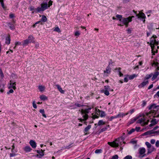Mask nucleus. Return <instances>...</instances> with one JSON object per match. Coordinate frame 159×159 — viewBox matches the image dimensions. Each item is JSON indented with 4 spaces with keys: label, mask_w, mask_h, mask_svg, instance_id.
Returning a JSON list of instances; mask_svg holds the SVG:
<instances>
[{
    "label": "nucleus",
    "mask_w": 159,
    "mask_h": 159,
    "mask_svg": "<svg viewBox=\"0 0 159 159\" xmlns=\"http://www.w3.org/2000/svg\"><path fill=\"white\" fill-rule=\"evenodd\" d=\"M157 37L155 35H153L150 39V45L151 46L152 52L153 53V55L155 53V45H157L158 42V41H156V40L155 39V38H156Z\"/></svg>",
    "instance_id": "nucleus-1"
},
{
    "label": "nucleus",
    "mask_w": 159,
    "mask_h": 159,
    "mask_svg": "<svg viewBox=\"0 0 159 159\" xmlns=\"http://www.w3.org/2000/svg\"><path fill=\"white\" fill-rule=\"evenodd\" d=\"M81 113L84 119L80 118L78 120H80V121H84L87 120L88 117L87 114L89 113V110L87 109H85V110L82 109L81 111Z\"/></svg>",
    "instance_id": "nucleus-2"
},
{
    "label": "nucleus",
    "mask_w": 159,
    "mask_h": 159,
    "mask_svg": "<svg viewBox=\"0 0 159 159\" xmlns=\"http://www.w3.org/2000/svg\"><path fill=\"white\" fill-rule=\"evenodd\" d=\"M48 4L47 3H43L41 5V7H38L36 10L38 12L43 11L48 8Z\"/></svg>",
    "instance_id": "nucleus-3"
},
{
    "label": "nucleus",
    "mask_w": 159,
    "mask_h": 159,
    "mask_svg": "<svg viewBox=\"0 0 159 159\" xmlns=\"http://www.w3.org/2000/svg\"><path fill=\"white\" fill-rule=\"evenodd\" d=\"M134 17V16H129L128 18H124L123 19L122 22L126 26V27H127L128 26L129 23L132 21V18Z\"/></svg>",
    "instance_id": "nucleus-4"
},
{
    "label": "nucleus",
    "mask_w": 159,
    "mask_h": 159,
    "mask_svg": "<svg viewBox=\"0 0 159 159\" xmlns=\"http://www.w3.org/2000/svg\"><path fill=\"white\" fill-rule=\"evenodd\" d=\"M16 82H14V81L11 80L10 81L9 85L8 86V88L9 89L12 88L13 89L15 90L16 89Z\"/></svg>",
    "instance_id": "nucleus-5"
},
{
    "label": "nucleus",
    "mask_w": 159,
    "mask_h": 159,
    "mask_svg": "<svg viewBox=\"0 0 159 159\" xmlns=\"http://www.w3.org/2000/svg\"><path fill=\"white\" fill-rule=\"evenodd\" d=\"M133 11L136 14V16L138 18H140L143 19H145L146 16L144 13L139 12V14H137L136 13V11H135L134 10H133Z\"/></svg>",
    "instance_id": "nucleus-6"
},
{
    "label": "nucleus",
    "mask_w": 159,
    "mask_h": 159,
    "mask_svg": "<svg viewBox=\"0 0 159 159\" xmlns=\"http://www.w3.org/2000/svg\"><path fill=\"white\" fill-rule=\"evenodd\" d=\"M117 141V139H116V140L115 141H113L112 142H108V145L112 147H118L119 145L118 143H117L116 142V141Z\"/></svg>",
    "instance_id": "nucleus-7"
},
{
    "label": "nucleus",
    "mask_w": 159,
    "mask_h": 159,
    "mask_svg": "<svg viewBox=\"0 0 159 159\" xmlns=\"http://www.w3.org/2000/svg\"><path fill=\"white\" fill-rule=\"evenodd\" d=\"M15 22V21L13 20V21L11 23H7L8 26L11 30H12L14 29L15 26L14 24Z\"/></svg>",
    "instance_id": "nucleus-8"
},
{
    "label": "nucleus",
    "mask_w": 159,
    "mask_h": 159,
    "mask_svg": "<svg viewBox=\"0 0 159 159\" xmlns=\"http://www.w3.org/2000/svg\"><path fill=\"white\" fill-rule=\"evenodd\" d=\"M91 128V125H89L87 127H86L84 129V135H87L89 133L88 131L89 129Z\"/></svg>",
    "instance_id": "nucleus-9"
},
{
    "label": "nucleus",
    "mask_w": 159,
    "mask_h": 159,
    "mask_svg": "<svg viewBox=\"0 0 159 159\" xmlns=\"http://www.w3.org/2000/svg\"><path fill=\"white\" fill-rule=\"evenodd\" d=\"M30 144L33 148H35L36 147V143L33 140H31L30 142Z\"/></svg>",
    "instance_id": "nucleus-10"
},
{
    "label": "nucleus",
    "mask_w": 159,
    "mask_h": 159,
    "mask_svg": "<svg viewBox=\"0 0 159 159\" xmlns=\"http://www.w3.org/2000/svg\"><path fill=\"white\" fill-rule=\"evenodd\" d=\"M34 39V38L33 36L32 35H30L28 36L27 39L30 43L31 42L32 43H34L35 42Z\"/></svg>",
    "instance_id": "nucleus-11"
},
{
    "label": "nucleus",
    "mask_w": 159,
    "mask_h": 159,
    "mask_svg": "<svg viewBox=\"0 0 159 159\" xmlns=\"http://www.w3.org/2000/svg\"><path fill=\"white\" fill-rule=\"evenodd\" d=\"M128 113L129 112H127L125 114L122 113H120L118 115L116 116V118L118 117H123V116H125L127 115Z\"/></svg>",
    "instance_id": "nucleus-12"
},
{
    "label": "nucleus",
    "mask_w": 159,
    "mask_h": 159,
    "mask_svg": "<svg viewBox=\"0 0 159 159\" xmlns=\"http://www.w3.org/2000/svg\"><path fill=\"white\" fill-rule=\"evenodd\" d=\"M23 150L26 152H29L32 150V149L30 146H26L23 148Z\"/></svg>",
    "instance_id": "nucleus-13"
},
{
    "label": "nucleus",
    "mask_w": 159,
    "mask_h": 159,
    "mask_svg": "<svg viewBox=\"0 0 159 159\" xmlns=\"http://www.w3.org/2000/svg\"><path fill=\"white\" fill-rule=\"evenodd\" d=\"M148 83V80L144 81L141 84H140L139 86V88L143 87Z\"/></svg>",
    "instance_id": "nucleus-14"
},
{
    "label": "nucleus",
    "mask_w": 159,
    "mask_h": 159,
    "mask_svg": "<svg viewBox=\"0 0 159 159\" xmlns=\"http://www.w3.org/2000/svg\"><path fill=\"white\" fill-rule=\"evenodd\" d=\"M152 134H154L153 130H151L148 131L144 133L143 134V135H150Z\"/></svg>",
    "instance_id": "nucleus-15"
},
{
    "label": "nucleus",
    "mask_w": 159,
    "mask_h": 159,
    "mask_svg": "<svg viewBox=\"0 0 159 159\" xmlns=\"http://www.w3.org/2000/svg\"><path fill=\"white\" fill-rule=\"evenodd\" d=\"M144 116H143V118H141L137 121V123H143L144 121H145L146 119L144 118Z\"/></svg>",
    "instance_id": "nucleus-16"
},
{
    "label": "nucleus",
    "mask_w": 159,
    "mask_h": 159,
    "mask_svg": "<svg viewBox=\"0 0 159 159\" xmlns=\"http://www.w3.org/2000/svg\"><path fill=\"white\" fill-rule=\"evenodd\" d=\"M56 86L57 87L59 91L62 93H64V91L63 90L61 86L58 84H56Z\"/></svg>",
    "instance_id": "nucleus-17"
},
{
    "label": "nucleus",
    "mask_w": 159,
    "mask_h": 159,
    "mask_svg": "<svg viewBox=\"0 0 159 159\" xmlns=\"http://www.w3.org/2000/svg\"><path fill=\"white\" fill-rule=\"evenodd\" d=\"M74 145H73V143H71L69 144L68 146H64V147H62V148L63 149H69L70 148H71Z\"/></svg>",
    "instance_id": "nucleus-18"
},
{
    "label": "nucleus",
    "mask_w": 159,
    "mask_h": 159,
    "mask_svg": "<svg viewBox=\"0 0 159 159\" xmlns=\"http://www.w3.org/2000/svg\"><path fill=\"white\" fill-rule=\"evenodd\" d=\"M159 75V72L158 71H157L155 72L154 74H153V76L152 78V80H154L157 76Z\"/></svg>",
    "instance_id": "nucleus-19"
},
{
    "label": "nucleus",
    "mask_w": 159,
    "mask_h": 159,
    "mask_svg": "<svg viewBox=\"0 0 159 159\" xmlns=\"http://www.w3.org/2000/svg\"><path fill=\"white\" fill-rule=\"evenodd\" d=\"M111 71V68L110 67L108 66L106 68V70L104 71V73H107V74H109Z\"/></svg>",
    "instance_id": "nucleus-20"
},
{
    "label": "nucleus",
    "mask_w": 159,
    "mask_h": 159,
    "mask_svg": "<svg viewBox=\"0 0 159 159\" xmlns=\"http://www.w3.org/2000/svg\"><path fill=\"white\" fill-rule=\"evenodd\" d=\"M139 153L141 155L144 154L145 152V149L144 148H140L139 149Z\"/></svg>",
    "instance_id": "nucleus-21"
},
{
    "label": "nucleus",
    "mask_w": 159,
    "mask_h": 159,
    "mask_svg": "<svg viewBox=\"0 0 159 159\" xmlns=\"http://www.w3.org/2000/svg\"><path fill=\"white\" fill-rule=\"evenodd\" d=\"M11 39L10 36L9 35L8 36L6 37V43L7 44H9L10 43Z\"/></svg>",
    "instance_id": "nucleus-22"
},
{
    "label": "nucleus",
    "mask_w": 159,
    "mask_h": 159,
    "mask_svg": "<svg viewBox=\"0 0 159 159\" xmlns=\"http://www.w3.org/2000/svg\"><path fill=\"white\" fill-rule=\"evenodd\" d=\"M109 128V125H108L106 127H104L103 128L101 129L100 131V133H101V132L105 131L107 129H108Z\"/></svg>",
    "instance_id": "nucleus-23"
},
{
    "label": "nucleus",
    "mask_w": 159,
    "mask_h": 159,
    "mask_svg": "<svg viewBox=\"0 0 159 159\" xmlns=\"http://www.w3.org/2000/svg\"><path fill=\"white\" fill-rule=\"evenodd\" d=\"M40 98L43 101H44L48 99V97L46 96L43 95L40 96Z\"/></svg>",
    "instance_id": "nucleus-24"
},
{
    "label": "nucleus",
    "mask_w": 159,
    "mask_h": 159,
    "mask_svg": "<svg viewBox=\"0 0 159 159\" xmlns=\"http://www.w3.org/2000/svg\"><path fill=\"white\" fill-rule=\"evenodd\" d=\"M29 43H30V42L27 39L24 40L23 41V43L22 44V45L23 46H26Z\"/></svg>",
    "instance_id": "nucleus-25"
},
{
    "label": "nucleus",
    "mask_w": 159,
    "mask_h": 159,
    "mask_svg": "<svg viewBox=\"0 0 159 159\" xmlns=\"http://www.w3.org/2000/svg\"><path fill=\"white\" fill-rule=\"evenodd\" d=\"M39 112L41 113L42 116L45 118H46V115L45 114L44 110V109H40L39 110Z\"/></svg>",
    "instance_id": "nucleus-26"
},
{
    "label": "nucleus",
    "mask_w": 159,
    "mask_h": 159,
    "mask_svg": "<svg viewBox=\"0 0 159 159\" xmlns=\"http://www.w3.org/2000/svg\"><path fill=\"white\" fill-rule=\"evenodd\" d=\"M38 88L40 91L41 92H42L44 91L45 89L44 86H42V85L39 86Z\"/></svg>",
    "instance_id": "nucleus-27"
},
{
    "label": "nucleus",
    "mask_w": 159,
    "mask_h": 159,
    "mask_svg": "<svg viewBox=\"0 0 159 159\" xmlns=\"http://www.w3.org/2000/svg\"><path fill=\"white\" fill-rule=\"evenodd\" d=\"M37 152L41 156V157L43 156L44 155L43 151L42 149L40 151L37 150Z\"/></svg>",
    "instance_id": "nucleus-28"
},
{
    "label": "nucleus",
    "mask_w": 159,
    "mask_h": 159,
    "mask_svg": "<svg viewBox=\"0 0 159 159\" xmlns=\"http://www.w3.org/2000/svg\"><path fill=\"white\" fill-rule=\"evenodd\" d=\"M152 75V74H150L148 75H147L144 78V79L145 80H148L150 78Z\"/></svg>",
    "instance_id": "nucleus-29"
},
{
    "label": "nucleus",
    "mask_w": 159,
    "mask_h": 159,
    "mask_svg": "<svg viewBox=\"0 0 159 159\" xmlns=\"http://www.w3.org/2000/svg\"><path fill=\"white\" fill-rule=\"evenodd\" d=\"M47 19L46 16H43L41 19V21L43 22H45L47 21Z\"/></svg>",
    "instance_id": "nucleus-30"
},
{
    "label": "nucleus",
    "mask_w": 159,
    "mask_h": 159,
    "mask_svg": "<svg viewBox=\"0 0 159 159\" xmlns=\"http://www.w3.org/2000/svg\"><path fill=\"white\" fill-rule=\"evenodd\" d=\"M105 123V122H104L102 120H100L98 122V125H104Z\"/></svg>",
    "instance_id": "nucleus-31"
},
{
    "label": "nucleus",
    "mask_w": 159,
    "mask_h": 159,
    "mask_svg": "<svg viewBox=\"0 0 159 159\" xmlns=\"http://www.w3.org/2000/svg\"><path fill=\"white\" fill-rule=\"evenodd\" d=\"M100 114V116L101 117L105 116L106 114L104 111H101L99 113Z\"/></svg>",
    "instance_id": "nucleus-32"
},
{
    "label": "nucleus",
    "mask_w": 159,
    "mask_h": 159,
    "mask_svg": "<svg viewBox=\"0 0 159 159\" xmlns=\"http://www.w3.org/2000/svg\"><path fill=\"white\" fill-rule=\"evenodd\" d=\"M155 108H156V106H155V104L151 105L149 108V110L154 109Z\"/></svg>",
    "instance_id": "nucleus-33"
},
{
    "label": "nucleus",
    "mask_w": 159,
    "mask_h": 159,
    "mask_svg": "<svg viewBox=\"0 0 159 159\" xmlns=\"http://www.w3.org/2000/svg\"><path fill=\"white\" fill-rule=\"evenodd\" d=\"M145 144L148 148H150L152 146L151 144L148 142H146Z\"/></svg>",
    "instance_id": "nucleus-34"
},
{
    "label": "nucleus",
    "mask_w": 159,
    "mask_h": 159,
    "mask_svg": "<svg viewBox=\"0 0 159 159\" xmlns=\"http://www.w3.org/2000/svg\"><path fill=\"white\" fill-rule=\"evenodd\" d=\"M137 76L135 74H133L132 75H130L129 77V80H132L133 79L134 77H136Z\"/></svg>",
    "instance_id": "nucleus-35"
},
{
    "label": "nucleus",
    "mask_w": 159,
    "mask_h": 159,
    "mask_svg": "<svg viewBox=\"0 0 159 159\" xmlns=\"http://www.w3.org/2000/svg\"><path fill=\"white\" fill-rule=\"evenodd\" d=\"M103 92H104V94L107 96H108L109 94V91L107 90H102Z\"/></svg>",
    "instance_id": "nucleus-36"
},
{
    "label": "nucleus",
    "mask_w": 159,
    "mask_h": 159,
    "mask_svg": "<svg viewBox=\"0 0 159 159\" xmlns=\"http://www.w3.org/2000/svg\"><path fill=\"white\" fill-rule=\"evenodd\" d=\"M116 17L117 18L119 19L120 21H121V18H122V15L117 14L116 15Z\"/></svg>",
    "instance_id": "nucleus-37"
},
{
    "label": "nucleus",
    "mask_w": 159,
    "mask_h": 159,
    "mask_svg": "<svg viewBox=\"0 0 159 159\" xmlns=\"http://www.w3.org/2000/svg\"><path fill=\"white\" fill-rule=\"evenodd\" d=\"M32 105H33V106L34 108L35 109L37 108V105L35 103V101H33V102H32Z\"/></svg>",
    "instance_id": "nucleus-38"
},
{
    "label": "nucleus",
    "mask_w": 159,
    "mask_h": 159,
    "mask_svg": "<svg viewBox=\"0 0 159 159\" xmlns=\"http://www.w3.org/2000/svg\"><path fill=\"white\" fill-rule=\"evenodd\" d=\"M0 2H1L2 7L3 8L5 9L6 7L4 5L3 0H0Z\"/></svg>",
    "instance_id": "nucleus-39"
},
{
    "label": "nucleus",
    "mask_w": 159,
    "mask_h": 159,
    "mask_svg": "<svg viewBox=\"0 0 159 159\" xmlns=\"http://www.w3.org/2000/svg\"><path fill=\"white\" fill-rule=\"evenodd\" d=\"M0 2H1L2 7L3 8L5 9L6 7L4 5L3 0H0Z\"/></svg>",
    "instance_id": "nucleus-40"
},
{
    "label": "nucleus",
    "mask_w": 159,
    "mask_h": 159,
    "mask_svg": "<svg viewBox=\"0 0 159 159\" xmlns=\"http://www.w3.org/2000/svg\"><path fill=\"white\" fill-rule=\"evenodd\" d=\"M54 30L58 32H61L60 30L58 27H56Z\"/></svg>",
    "instance_id": "nucleus-41"
},
{
    "label": "nucleus",
    "mask_w": 159,
    "mask_h": 159,
    "mask_svg": "<svg viewBox=\"0 0 159 159\" xmlns=\"http://www.w3.org/2000/svg\"><path fill=\"white\" fill-rule=\"evenodd\" d=\"M132 157L130 155H127L125 157L124 159H132Z\"/></svg>",
    "instance_id": "nucleus-42"
},
{
    "label": "nucleus",
    "mask_w": 159,
    "mask_h": 159,
    "mask_svg": "<svg viewBox=\"0 0 159 159\" xmlns=\"http://www.w3.org/2000/svg\"><path fill=\"white\" fill-rule=\"evenodd\" d=\"M151 122L154 125H155L157 123V122L156 121V120L155 119L152 120L151 121Z\"/></svg>",
    "instance_id": "nucleus-43"
},
{
    "label": "nucleus",
    "mask_w": 159,
    "mask_h": 159,
    "mask_svg": "<svg viewBox=\"0 0 159 159\" xmlns=\"http://www.w3.org/2000/svg\"><path fill=\"white\" fill-rule=\"evenodd\" d=\"M102 152V150L101 149H97L95 151V152L96 153H101Z\"/></svg>",
    "instance_id": "nucleus-44"
},
{
    "label": "nucleus",
    "mask_w": 159,
    "mask_h": 159,
    "mask_svg": "<svg viewBox=\"0 0 159 159\" xmlns=\"http://www.w3.org/2000/svg\"><path fill=\"white\" fill-rule=\"evenodd\" d=\"M121 69L120 68H119L118 69V72H119V74L120 76H121L123 75V74L121 72L120 70Z\"/></svg>",
    "instance_id": "nucleus-45"
},
{
    "label": "nucleus",
    "mask_w": 159,
    "mask_h": 159,
    "mask_svg": "<svg viewBox=\"0 0 159 159\" xmlns=\"http://www.w3.org/2000/svg\"><path fill=\"white\" fill-rule=\"evenodd\" d=\"M80 35V33L79 31H77L75 33V35L76 36H79Z\"/></svg>",
    "instance_id": "nucleus-46"
},
{
    "label": "nucleus",
    "mask_w": 159,
    "mask_h": 159,
    "mask_svg": "<svg viewBox=\"0 0 159 159\" xmlns=\"http://www.w3.org/2000/svg\"><path fill=\"white\" fill-rule=\"evenodd\" d=\"M135 130V129H132L129 131L128 132V134H132V133L134 132Z\"/></svg>",
    "instance_id": "nucleus-47"
},
{
    "label": "nucleus",
    "mask_w": 159,
    "mask_h": 159,
    "mask_svg": "<svg viewBox=\"0 0 159 159\" xmlns=\"http://www.w3.org/2000/svg\"><path fill=\"white\" fill-rule=\"evenodd\" d=\"M149 122V120H147V122H145L144 121L143 123L142 124V125H147L148 124V122Z\"/></svg>",
    "instance_id": "nucleus-48"
},
{
    "label": "nucleus",
    "mask_w": 159,
    "mask_h": 159,
    "mask_svg": "<svg viewBox=\"0 0 159 159\" xmlns=\"http://www.w3.org/2000/svg\"><path fill=\"white\" fill-rule=\"evenodd\" d=\"M149 122V120H147V122H145L144 121L143 123L142 124V125H147L148 124V122Z\"/></svg>",
    "instance_id": "nucleus-49"
},
{
    "label": "nucleus",
    "mask_w": 159,
    "mask_h": 159,
    "mask_svg": "<svg viewBox=\"0 0 159 159\" xmlns=\"http://www.w3.org/2000/svg\"><path fill=\"white\" fill-rule=\"evenodd\" d=\"M95 111L97 113V114L98 115V113H100L101 112V111L99 109H98V108L96 107L95 108Z\"/></svg>",
    "instance_id": "nucleus-50"
},
{
    "label": "nucleus",
    "mask_w": 159,
    "mask_h": 159,
    "mask_svg": "<svg viewBox=\"0 0 159 159\" xmlns=\"http://www.w3.org/2000/svg\"><path fill=\"white\" fill-rule=\"evenodd\" d=\"M15 45H16V46H17V45H21V42H16L15 43Z\"/></svg>",
    "instance_id": "nucleus-51"
},
{
    "label": "nucleus",
    "mask_w": 159,
    "mask_h": 159,
    "mask_svg": "<svg viewBox=\"0 0 159 159\" xmlns=\"http://www.w3.org/2000/svg\"><path fill=\"white\" fill-rule=\"evenodd\" d=\"M155 145L156 147H159V141L157 140L156 142Z\"/></svg>",
    "instance_id": "nucleus-52"
},
{
    "label": "nucleus",
    "mask_w": 159,
    "mask_h": 159,
    "mask_svg": "<svg viewBox=\"0 0 159 159\" xmlns=\"http://www.w3.org/2000/svg\"><path fill=\"white\" fill-rule=\"evenodd\" d=\"M116 118V116H111L110 118H109L108 120L110 121H111L112 119Z\"/></svg>",
    "instance_id": "nucleus-53"
},
{
    "label": "nucleus",
    "mask_w": 159,
    "mask_h": 159,
    "mask_svg": "<svg viewBox=\"0 0 159 159\" xmlns=\"http://www.w3.org/2000/svg\"><path fill=\"white\" fill-rule=\"evenodd\" d=\"M104 88H105V90H110V87L108 86H104Z\"/></svg>",
    "instance_id": "nucleus-54"
},
{
    "label": "nucleus",
    "mask_w": 159,
    "mask_h": 159,
    "mask_svg": "<svg viewBox=\"0 0 159 159\" xmlns=\"http://www.w3.org/2000/svg\"><path fill=\"white\" fill-rule=\"evenodd\" d=\"M118 156L117 155H116L113 156L112 157V159H118Z\"/></svg>",
    "instance_id": "nucleus-55"
},
{
    "label": "nucleus",
    "mask_w": 159,
    "mask_h": 159,
    "mask_svg": "<svg viewBox=\"0 0 159 159\" xmlns=\"http://www.w3.org/2000/svg\"><path fill=\"white\" fill-rule=\"evenodd\" d=\"M14 92V91L12 89H10L9 91L7 92V94H9L10 93H12Z\"/></svg>",
    "instance_id": "nucleus-56"
},
{
    "label": "nucleus",
    "mask_w": 159,
    "mask_h": 159,
    "mask_svg": "<svg viewBox=\"0 0 159 159\" xmlns=\"http://www.w3.org/2000/svg\"><path fill=\"white\" fill-rule=\"evenodd\" d=\"M148 28L150 30V31H151L152 30V26L151 25H148Z\"/></svg>",
    "instance_id": "nucleus-57"
},
{
    "label": "nucleus",
    "mask_w": 159,
    "mask_h": 159,
    "mask_svg": "<svg viewBox=\"0 0 159 159\" xmlns=\"http://www.w3.org/2000/svg\"><path fill=\"white\" fill-rule=\"evenodd\" d=\"M155 142V140L154 139H152L151 140L150 143L152 144H154Z\"/></svg>",
    "instance_id": "nucleus-58"
},
{
    "label": "nucleus",
    "mask_w": 159,
    "mask_h": 159,
    "mask_svg": "<svg viewBox=\"0 0 159 159\" xmlns=\"http://www.w3.org/2000/svg\"><path fill=\"white\" fill-rule=\"evenodd\" d=\"M52 1L50 0L48 2V7H50V6H51L52 5Z\"/></svg>",
    "instance_id": "nucleus-59"
},
{
    "label": "nucleus",
    "mask_w": 159,
    "mask_h": 159,
    "mask_svg": "<svg viewBox=\"0 0 159 159\" xmlns=\"http://www.w3.org/2000/svg\"><path fill=\"white\" fill-rule=\"evenodd\" d=\"M75 105L77 106L78 107H80L82 106V105H81L80 104H79L77 103H75Z\"/></svg>",
    "instance_id": "nucleus-60"
},
{
    "label": "nucleus",
    "mask_w": 159,
    "mask_h": 159,
    "mask_svg": "<svg viewBox=\"0 0 159 159\" xmlns=\"http://www.w3.org/2000/svg\"><path fill=\"white\" fill-rule=\"evenodd\" d=\"M14 16V14H11L9 15V17L10 18H12Z\"/></svg>",
    "instance_id": "nucleus-61"
},
{
    "label": "nucleus",
    "mask_w": 159,
    "mask_h": 159,
    "mask_svg": "<svg viewBox=\"0 0 159 159\" xmlns=\"http://www.w3.org/2000/svg\"><path fill=\"white\" fill-rule=\"evenodd\" d=\"M130 0H123V3H127Z\"/></svg>",
    "instance_id": "nucleus-62"
},
{
    "label": "nucleus",
    "mask_w": 159,
    "mask_h": 159,
    "mask_svg": "<svg viewBox=\"0 0 159 159\" xmlns=\"http://www.w3.org/2000/svg\"><path fill=\"white\" fill-rule=\"evenodd\" d=\"M16 154L15 153H11L10 154V157H14L16 155Z\"/></svg>",
    "instance_id": "nucleus-63"
},
{
    "label": "nucleus",
    "mask_w": 159,
    "mask_h": 159,
    "mask_svg": "<svg viewBox=\"0 0 159 159\" xmlns=\"http://www.w3.org/2000/svg\"><path fill=\"white\" fill-rule=\"evenodd\" d=\"M41 22V21H37V22L34 24L33 25V27H35L36 25H37V24L39 23H40Z\"/></svg>",
    "instance_id": "nucleus-64"
}]
</instances>
